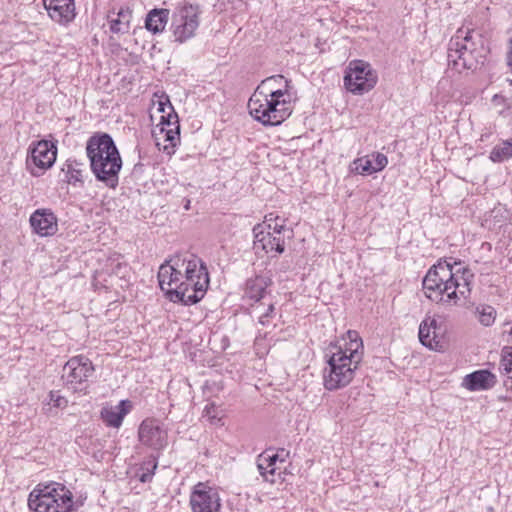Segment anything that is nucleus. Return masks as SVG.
Masks as SVG:
<instances>
[{
    "mask_svg": "<svg viewBox=\"0 0 512 512\" xmlns=\"http://www.w3.org/2000/svg\"><path fill=\"white\" fill-rule=\"evenodd\" d=\"M343 340V345L336 347V351L331 352V355H326L328 359L323 371V384L329 391L350 384L363 359L364 346L358 332L347 331Z\"/></svg>",
    "mask_w": 512,
    "mask_h": 512,
    "instance_id": "1",
    "label": "nucleus"
},
{
    "mask_svg": "<svg viewBox=\"0 0 512 512\" xmlns=\"http://www.w3.org/2000/svg\"><path fill=\"white\" fill-rule=\"evenodd\" d=\"M90 168L97 181L115 189L119 184L122 158L113 138L107 133H95L86 143Z\"/></svg>",
    "mask_w": 512,
    "mask_h": 512,
    "instance_id": "2",
    "label": "nucleus"
},
{
    "mask_svg": "<svg viewBox=\"0 0 512 512\" xmlns=\"http://www.w3.org/2000/svg\"><path fill=\"white\" fill-rule=\"evenodd\" d=\"M159 288L176 285V288H209V273L205 263L197 257L190 260L179 257L166 260L160 265Z\"/></svg>",
    "mask_w": 512,
    "mask_h": 512,
    "instance_id": "3",
    "label": "nucleus"
},
{
    "mask_svg": "<svg viewBox=\"0 0 512 512\" xmlns=\"http://www.w3.org/2000/svg\"><path fill=\"white\" fill-rule=\"evenodd\" d=\"M258 87L248 101L250 115L265 126H277L292 113L291 95L286 89L259 91Z\"/></svg>",
    "mask_w": 512,
    "mask_h": 512,
    "instance_id": "4",
    "label": "nucleus"
},
{
    "mask_svg": "<svg viewBox=\"0 0 512 512\" xmlns=\"http://www.w3.org/2000/svg\"><path fill=\"white\" fill-rule=\"evenodd\" d=\"M73 494L62 483L38 484L30 493L28 506L34 512H71Z\"/></svg>",
    "mask_w": 512,
    "mask_h": 512,
    "instance_id": "5",
    "label": "nucleus"
},
{
    "mask_svg": "<svg viewBox=\"0 0 512 512\" xmlns=\"http://www.w3.org/2000/svg\"><path fill=\"white\" fill-rule=\"evenodd\" d=\"M474 47L472 33L459 29L449 41L447 53L449 69L458 73L466 69H475L478 60L474 56Z\"/></svg>",
    "mask_w": 512,
    "mask_h": 512,
    "instance_id": "6",
    "label": "nucleus"
},
{
    "mask_svg": "<svg viewBox=\"0 0 512 512\" xmlns=\"http://www.w3.org/2000/svg\"><path fill=\"white\" fill-rule=\"evenodd\" d=\"M199 15L197 5L186 3L176 7L170 26L175 42L182 44L195 36L199 27Z\"/></svg>",
    "mask_w": 512,
    "mask_h": 512,
    "instance_id": "7",
    "label": "nucleus"
},
{
    "mask_svg": "<svg viewBox=\"0 0 512 512\" xmlns=\"http://www.w3.org/2000/svg\"><path fill=\"white\" fill-rule=\"evenodd\" d=\"M94 371L93 363L88 357L77 355L70 358L64 365L62 379L68 388L83 391L87 388V381Z\"/></svg>",
    "mask_w": 512,
    "mask_h": 512,
    "instance_id": "8",
    "label": "nucleus"
},
{
    "mask_svg": "<svg viewBox=\"0 0 512 512\" xmlns=\"http://www.w3.org/2000/svg\"><path fill=\"white\" fill-rule=\"evenodd\" d=\"M377 74L368 63L355 61L350 63L344 76L345 88L353 94L361 95L370 91L377 83Z\"/></svg>",
    "mask_w": 512,
    "mask_h": 512,
    "instance_id": "9",
    "label": "nucleus"
},
{
    "mask_svg": "<svg viewBox=\"0 0 512 512\" xmlns=\"http://www.w3.org/2000/svg\"><path fill=\"white\" fill-rule=\"evenodd\" d=\"M57 155L56 145L48 140H40L29 147L27 167L33 176H39L42 171L50 168Z\"/></svg>",
    "mask_w": 512,
    "mask_h": 512,
    "instance_id": "10",
    "label": "nucleus"
},
{
    "mask_svg": "<svg viewBox=\"0 0 512 512\" xmlns=\"http://www.w3.org/2000/svg\"><path fill=\"white\" fill-rule=\"evenodd\" d=\"M192 512H220L221 498L218 491L203 482H198L190 494Z\"/></svg>",
    "mask_w": 512,
    "mask_h": 512,
    "instance_id": "11",
    "label": "nucleus"
},
{
    "mask_svg": "<svg viewBox=\"0 0 512 512\" xmlns=\"http://www.w3.org/2000/svg\"><path fill=\"white\" fill-rule=\"evenodd\" d=\"M158 111L162 113L160 119L161 133L164 134L166 141L175 147L180 141V125L178 115L175 112L168 97L165 100H159Z\"/></svg>",
    "mask_w": 512,
    "mask_h": 512,
    "instance_id": "12",
    "label": "nucleus"
},
{
    "mask_svg": "<svg viewBox=\"0 0 512 512\" xmlns=\"http://www.w3.org/2000/svg\"><path fill=\"white\" fill-rule=\"evenodd\" d=\"M272 225L269 224V229L265 230V225H256L253 228L254 233V250L258 253L264 251L265 253L276 252L282 254L285 251L284 237L274 235L271 232Z\"/></svg>",
    "mask_w": 512,
    "mask_h": 512,
    "instance_id": "13",
    "label": "nucleus"
},
{
    "mask_svg": "<svg viewBox=\"0 0 512 512\" xmlns=\"http://www.w3.org/2000/svg\"><path fill=\"white\" fill-rule=\"evenodd\" d=\"M138 435L140 442L153 450H161L168 444L167 431L154 419L142 421Z\"/></svg>",
    "mask_w": 512,
    "mask_h": 512,
    "instance_id": "14",
    "label": "nucleus"
},
{
    "mask_svg": "<svg viewBox=\"0 0 512 512\" xmlns=\"http://www.w3.org/2000/svg\"><path fill=\"white\" fill-rule=\"evenodd\" d=\"M451 279H453L451 264L440 259L426 273L422 288H452Z\"/></svg>",
    "mask_w": 512,
    "mask_h": 512,
    "instance_id": "15",
    "label": "nucleus"
},
{
    "mask_svg": "<svg viewBox=\"0 0 512 512\" xmlns=\"http://www.w3.org/2000/svg\"><path fill=\"white\" fill-rule=\"evenodd\" d=\"M33 231L41 237L52 236L58 231L57 217L50 209H37L30 216Z\"/></svg>",
    "mask_w": 512,
    "mask_h": 512,
    "instance_id": "16",
    "label": "nucleus"
},
{
    "mask_svg": "<svg viewBox=\"0 0 512 512\" xmlns=\"http://www.w3.org/2000/svg\"><path fill=\"white\" fill-rule=\"evenodd\" d=\"M44 7L49 17L63 26H67L76 17L74 0L49 1Z\"/></svg>",
    "mask_w": 512,
    "mask_h": 512,
    "instance_id": "17",
    "label": "nucleus"
},
{
    "mask_svg": "<svg viewBox=\"0 0 512 512\" xmlns=\"http://www.w3.org/2000/svg\"><path fill=\"white\" fill-rule=\"evenodd\" d=\"M496 383V375L487 369H481L466 375L462 386L469 391H484L493 388Z\"/></svg>",
    "mask_w": 512,
    "mask_h": 512,
    "instance_id": "18",
    "label": "nucleus"
},
{
    "mask_svg": "<svg viewBox=\"0 0 512 512\" xmlns=\"http://www.w3.org/2000/svg\"><path fill=\"white\" fill-rule=\"evenodd\" d=\"M387 164V156L383 153L377 152L354 160L352 171L361 175H371L383 170Z\"/></svg>",
    "mask_w": 512,
    "mask_h": 512,
    "instance_id": "19",
    "label": "nucleus"
},
{
    "mask_svg": "<svg viewBox=\"0 0 512 512\" xmlns=\"http://www.w3.org/2000/svg\"><path fill=\"white\" fill-rule=\"evenodd\" d=\"M131 407L132 405L129 400H121L116 406L102 408L101 418L107 426L119 428L124 417L130 412Z\"/></svg>",
    "mask_w": 512,
    "mask_h": 512,
    "instance_id": "20",
    "label": "nucleus"
},
{
    "mask_svg": "<svg viewBox=\"0 0 512 512\" xmlns=\"http://www.w3.org/2000/svg\"><path fill=\"white\" fill-rule=\"evenodd\" d=\"M108 19L113 34H126L131 28L132 10L128 6L120 7L117 12L113 9L109 12Z\"/></svg>",
    "mask_w": 512,
    "mask_h": 512,
    "instance_id": "21",
    "label": "nucleus"
},
{
    "mask_svg": "<svg viewBox=\"0 0 512 512\" xmlns=\"http://www.w3.org/2000/svg\"><path fill=\"white\" fill-rule=\"evenodd\" d=\"M436 329V319L427 316L419 326V340L425 347L437 351L441 348V344L437 339Z\"/></svg>",
    "mask_w": 512,
    "mask_h": 512,
    "instance_id": "22",
    "label": "nucleus"
},
{
    "mask_svg": "<svg viewBox=\"0 0 512 512\" xmlns=\"http://www.w3.org/2000/svg\"><path fill=\"white\" fill-rule=\"evenodd\" d=\"M189 291L190 290H165L164 296L171 302L189 306L203 299L207 290H191L192 293L187 294Z\"/></svg>",
    "mask_w": 512,
    "mask_h": 512,
    "instance_id": "23",
    "label": "nucleus"
},
{
    "mask_svg": "<svg viewBox=\"0 0 512 512\" xmlns=\"http://www.w3.org/2000/svg\"><path fill=\"white\" fill-rule=\"evenodd\" d=\"M169 20L168 9H152L146 16L145 27L153 34L161 33L164 31Z\"/></svg>",
    "mask_w": 512,
    "mask_h": 512,
    "instance_id": "24",
    "label": "nucleus"
},
{
    "mask_svg": "<svg viewBox=\"0 0 512 512\" xmlns=\"http://www.w3.org/2000/svg\"><path fill=\"white\" fill-rule=\"evenodd\" d=\"M278 460L277 454H269L268 452H264L258 456L257 459V468L262 477L270 482L275 483V473H276V462Z\"/></svg>",
    "mask_w": 512,
    "mask_h": 512,
    "instance_id": "25",
    "label": "nucleus"
},
{
    "mask_svg": "<svg viewBox=\"0 0 512 512\" xmlns=\"http://www.w3.org/2000/svg\"><path fill=\"white\" fill-rule=\"evenodd\" d=\"M453 279H451L452 288L469 287L474 279V273L470 268L464 266L460 262L451 264Z\"/></svg>",
    "mask_w": 512,
    "mask_h": 512,
    "instance_id": "26",
    "label": "nucleus"
},
{
    "mask_svg": "<svg viewBox=\"0 0 512 512\" xmlns=\"http://www.w3.org/2000/svg\"><path fill=\"white\" fill-rule=\"evenodd\" d=\"M63 171L66 172V177L69 183H83V173L85 172L83 163L78 162L77 160L68 159L64 165Z\"/></svg>",
    "mask_w": 512,
    "mask_h": 512,
    "instance_id": "27",
    "label": "nucleus"
},
{
    "mask_svg": "<svg viewBox=\"0 0 512 512\" xmlns=\"http://www.w3.org/2000/svg\"><path fill=\"white\" fill-rule=\"evenodd\" d=\"M489 158L494 163H501L512 158V142L506 140L493 147Z\"/></svg>",
    "mask_w": 512,
    "mask_h": 512,
    "instance_id": "28",
    "label": "nucleus"
},
{
    "mask_svg": "<svg viewBox=\"0 0 512 512\" xmlns=\"http://www.w3.org/2000/svg\"><path fill=\"white\" fill-rule=\"evenodd\" d=\"M475 315L483 326H491L496 319V311L490 305H478L475 309Z\"/></svg>",
    "mask_w": 512,
    "mask_h": 512,
    "instance_id": "29",
    "label": "nucleus"
},
{
    "mask_svg": "<svg viewBox=\"0 0 512 512\" xmlns=\"http://www.w3.org/2000/svg\"><path fill=\"white\" fill-rule=\"evenodd\" d=\"M500 368L503 371H505V373H507V374L512 373V348L511 347H505L503 349V355H502ZM509 378L512 379V375L509 376Z\"/></svg>",
    "mask_w": 512,
    "mask_h": 512,
    "instance_id": "30",
    "label": "nucleus"
},
{
    "mask_svg": "<svg viewBox=\"0 0 512 512\" xmlns=\"http://www.w3.org/2000/svg\"><path fill=\"white\" fill-rule=\"evenodd\" d=\"M203 417L207 418L211 423H213L215 420L220 421L217 413V407L214 403H209L205 406L203 410Z\"/></svg>",
    "mask_w": 512,
    "mask_h": 512,
    "instance_id": "31",
    "label": "nucleus"
},
{
    "mask_svg": "<svg viewBox=\"0 0 512 512\" xmlns=\"http://www.w3.org/2000/svg\"><path fill=\"white\" fill-rule=\"evenodd\" d=\"M272 83L279 85V86L282 83H284L283 89H286L288 91L290 81L287 80L283 75H274V76H271V77H268L267 79H265L262 82V85H268V84H272Z\"/></svg>",
    "mask_w": 512,
    "mask_h": 512,
    "instance_id": "32",
    "label": "nucleus"
},
{
    "mask_svg": "<svg viewBox=\"0 0 512 512\" xmlns=\"http://www.w3.org/2000/svg\"><path fill=\"white\" fill-rule=\"evenodd\" d=\"M448 290H427L425 296L432 302L439 304L443 300V292Z\"/></svg>",
    "mask_w": 512,
    "mask_h": 512,
    "instance_id": "33",
    "label": "nucleus"
},
{
    "mask_svg": "<svg viewBox=\"0 0 512 512\" xmlns=\"http://www.w3.org/2000/svg\"><path fill=\"white\" fill-rule=\"evenodd\" d=\"M279 220L278 216H274L273 213H270L265 216V220L261 225H265V230L269 229V224L273 225L275 222Z\"/></svg>",
    "mask_w": 512,
    "mask_h": 512,
    "instance_id": "34",
    "label": "nucleus"
},
{
    "mask_svg": "<svg viewBox=\"0 0 512 512\" xmlns=\"http://www.w3.org/2000/svg\"><path fill=\"white\" fill-rule=\"evenodd\" d=\"M284 228H285L284 220H282V223H280V224L278 222H275L272 225L271 232L274 233V235L282 236V231L284 230Z\"/></svg>",
    "mask_w": 512,
    "mask_h": 512,
    "instance_id": "35",
    "label": "nucleus"
},
{
    "mask_svg": "<svg viewBox=\"0 0 512 512\" xmlns=\"http://www.w3.org/2000/svg\"><path fill=\"white\" fill-rule=\"evenodd\" d=\"M447 299L450 300L449 307L456 305L459 299L457 290H452L450 293H447Z\"/></svg>",
    "mask_w": 512,
    "mask_h": 512,
    "instance_id": "36",
    "label": "nucleus"
},
{
    "mask_svg": "<svg viewBox=\"0 0 512 512\" xmlns=\"http://www.w3.org/2000/svg\"><path fill=\"white\" fill-rule=\"evenodd\" d=\"M51 400L54 402V406L56 407H65L67 405V400L64 397L57 396V398H53V394H51Z\"/></svg>",
    "mask_w": 512,
    "mask_h": 512,
    "instance_id": "37",
    "label": "nucleus"
},
{
    "mask_svg": "<svg viewBox=\"0 0 512 512\" xmlns=\"http://www.w3.org/2000/svg\"><path fill=\"white\" fill-rule=\"evenodd\" d=\"M156 467H157V463L154 462L152 465V470L148 473H143L140 480L142 482H146V481L150 480L152 478V475L154 474V470L156 469Z\"/></svg>",
    "mask_w": 512,
    "mask_h": 512,
    "instance_id": "38",
    "label": "nucleus"
},
{
    "mask_svg": "<svg viewBox=\"0 0 512 512\" xmlns=\"http://www.w3.org/2000/svg\"><path fill=\"white\" fill-rule=\"evenodd\" d=\"M252 292H255L254 294H252L250 297L255 299L256 301H259L261 298L264 297V292L266 290L264 289H261V290H251Z\"/></svg>",
    "mask_w": 512,
    "mask_h": 512,
    "instance_id": "39",
    "label": "nucleus"
},
{
    "mask_svg": "<svg viewBox=\"0 0 512 512\" xmlns=\"http://www.w3.org/2000/svg\"><path fill=\"white\" fill-rule=\"evenodd\" d=\"M144 165L141 162H138L133 167V173L138 174L143 172Z\"/></svg>",
    "mask_w": 512,
    "mask_h": 512,
    "instance_id": "40",
    "label": "nucleus"
},
{
    "mask_svg": "<svg viewBox=\"0 0 512 512\" xmlns=\"http://www.w3.org/2000/svg\"><path fill=\"white\" fill-rule=\"evenodd\" d=\"M507 63L512 69V38L510 39V51L507 54Z\"/></svg>",
    "mask_w": 512,
    "mask_h": 512,
    "instance_id": "41",
    "label": "nucleus"
},
{
    "mask_svg": "<svg viewBox=\"0 0 512 512\" xmlns=\"http://www.w3.org/2000/svg\"><path fill=\"white\" fill-rule=\"evenodd\" d=\"M450 300L447 299V293L443 292V300L439 303L444 307H449Z\"/></svg>",
    "mask_w": 512,
    "mask_h": 512,
    "instance_id": "42",
    "label": "nucleus"
},
{
    "mask_svg": "<svg viewBox=\"0 0 512 512\" xmlns=\"http://www.w3.org/2000/svg\"><path fill=\"white\" fill-rule=\"evenodd\" d=\"M470 291H471L470 289L462 290L461 291V296L464 297V298H467Z\"/></svg>",
    "mask_w": 512,
    "mask_h": 512,
    "instance_id": "43",
    "label": "nucleus"
},
{
    "mask_svg": "<svg viewBox=\"0 0 512 512\" xmlns=\"http://www.w3.org/2000/svg\"><path fill=\"white\" fill-rule=\"evenodd\" d=\"M184 208H185V210H189L190 209V200H186Z\"/></svg>",
    "mask_w": 512,
    "mask_h": 512,
    "instance_id": "44",
    "label": "nucleus"
},
{
    "mask_svg": "<svg viewBox=\"0 0 512 512\" xmlns=\"http://www.w3.org/2000/svg\"><path fill=\"white\" fill-rule=\"evenodd\" d=\"M273 308V305H269L268 312L265 315L268 316L269 312L273 311Z\"/></svg>",
    "mask_w": 512,
    "mask_h": 512,
    "instance_id": "45",
    "label": "nucleus"
}]
</instances>
